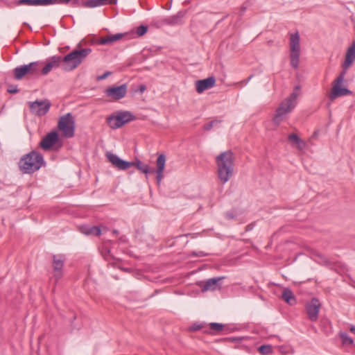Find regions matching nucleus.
<instances>
[{"label": "nucleus", "mask_w": 355, "mask_h": 355, "mask_svg": "<svg viewBox=\"0 0 355 355\" xmlns=\"http://www.w3.org/2000/svg\"><path fill=\"white\" fill-rule=\"evenodd\" d=\"M321 304L317 298H313L311 302L306 304V311L308 318L311 321H316L318 318V313Z\"/></svg>", "instance_id": "obj_14"}, {"label": "nucleus", "mask_w": 355, "mask_h": 355, "mask_svg": "<svg viewBox=\"0 0 355 355\" xmlns=\"http://www.w3.org/2000/svg\"><path fill=\"white\" fill-rule=\"evenodd\" d=\"M340 338H342L343 343L344 345H352L353 344L352 338H350L347 334L342 333L340 334Z\"/></svg>", "instance_id": "obj_30"}, {"label": "nucleus", "mask_w": 355, "mask_h": 355, "mask_svg": "<svg viewBox=\"0 0 355 355\" xmlns=\"http://www.w3.org/2000/svg\"><path fill=\"white\" fill-rule=\"evenodd\" d=\"M288 141L300 150H304L306 146V142L301 139L296 134L291 133L288 136Z\"/></svg>", "instance_id": "obj_23"}, {"label": "nucleus", "mask_w": 355, "mask_h": 355, "mask_svg": "<svg viewBox=\"0 0 355 355\" xmlns=\"http://www.w3.org/2000/svg\"><path fill=\"white\" fill-rule=\"evenodd\" d=\"M92 52L89 48L74 49L64 58L61 62H63V68L66 71H71L78 67L87 56Z\"/></svg>", "instance_id": "obj_3"}, {"label": "nucleus", "mask_w": 355, "mask_h": 355, "mask_svg": "<svg viewBox=\"0 0 355 355\" xmlns=\"http://www.w3.org/2000/svg\"><path fill=\"white\" fill-rule=\"evenodd\" d=\"M224 326L220 323L211 322L209 324V331H206L208 334H218L223 330Z\"/></svg>", "instance_id": "obj_27"}, {"label": "nucleus", "mask_w": 355, "mask_h": 355, "mask_svg": "<svg viewBox=\"0 0 355 355\" xmlns=\"http://www.w3.org/2000/svg\"><path fill=\"white\" fill-rule=\"evenodd\" d=\"M350 331L353 334H355V326L351 327Z\"/></svg>", "instance_id": "obj_39"}, {"label": "nucleus", "mask_w": 355, "mask_h": 355, "mask_svg": "<svg viewBox=\"0 0 355 355\" xmlns=\"http://www.w3.org/2000/svg\"><path fill=\"white\" fill-rule=\"evenodd\" d=\"M83 6L87 8H95L101 6L98 0H88L83 3Z\"/></svg>", "instance_id": "obj_29"}, {"label": "nucleus", "mask_w": 355, "mask_h": 355, "mask_svg": "<svg viewBox=\"0 0 355 355\" xmlns=\"http://www.w3.org/2000/svg\"><path fill=\"white\" fill-rule=\"evenodd\" d=\"M157 169H156V178L157 184H159L163 177H164V171L165 168L166 164V156L164 154H160L158 155L157 161Z\"/></svg>", "instance_id": "obj_19"}, {"label": "nucleus", "mask_w": 355, "mask_h": 355, "mask_svg": "<svg viewBox=\"0 0 355 355\" xmlns=\"http://www.w3.org/2000/svg\"><path fill=\"white\" fill-rule=\"evenodd\" d=\"M101 6L105 5L107 3L115 5L117 3V0H98Z\"/></svg>", "instance_id": "obj_34"}, {"label": "nucleus", "mask_w": 355, "mask_h": 355, "mask_svg": "<svg viewBox=\"0 0 355 355\" xmlns=\"http://www.w3.org/2000/svg\"><path fill=\"white\" fill-rule=\"evenodd\" d=\"M259 352L263 355H268L272 352V347L270 345H265L259 347Z\"/></svg>", "instance_id": "obj_28"}, {"label": "nucleus", "mask_w": 355, "mask_h": 355, "mask_svg": "<svg viewBox=\"0 0 355 355\" xmlns=\"http://www.w3.org/2000/svg\"><path fill=\"white\" fill-rule=\"evenodd\" d=\"M132 162L133 166H135L139 171L145 174L153 173L155 171L154 168H150L148 164L143 163L140 160H137L136 162Z\"/></svg>", "instance_id": "obj_24"}, {"label": "nucleus", "mask_w": 355, "mask_h": 355, "mask_svg": "<svg viewBox=\"0 0 355 355\" xmlns=\"http://www.w3.org/2000/svg\"><path fill=\"white\" fill-rule=\"evenodd\" d=\"M110 74H111V72H110V71H107V72L104 73L103 74H102L101 76H98V77L97 78V79H98V80H104V79H105L107 77H108Z\"/></svg>", "instance_id": "obj_37"}, {"label": "nucleus", "mask_w": 355, "mask_h": 355, "mask_svg": "<svg viewBox=\"0 0 355 355\" xmlns=\"http://www.w3.org/2000/svg\"><path fill=\"white\" fill-rule=\"evenodd\" d=\"M223 279V277H217V278H211L207 279L205 282H202L199 284L202 291H214L216 289L220 288V285L218 282Z\"/></svg>", "instance_id": "obj_18"}, {"label": "nucleus", "mask_w": 355, "mask_h": 355, "mask_svg": "<svg viewBox=\"0 0 355 355\" xmlns=\"http://www.w3.org/2000/svg\"><path fill=\"white\" fill-rule=\"evenodd\" d=\"M317 136H318V132H317V131H315V132H314V133H313V135L312 137H313V138H316V137H317Z\"/></svg>", "instance_id": "obj_40"}, {"label": "nucleus", "mask_w": 355, "mask_h": 355, "mask_svg": "<svg viewBox=\"0 0 355 355\" xmlns=\"http://www.w3.org/2000/svg\"><path fill=\"white\" fill-rule=\"evenodd\" d=\"M81 232L87 235L99 236L101 234V229L97 226H83L80 227Z\"/></svg>", "instance_id": "obj_25"}, {"label": "nucleus", "mask_w": 355, "mask_h": 355, "mask_svg": "<svg viewBox=\"0 0 355 355\" xmlns=\"http://www.w3.org/2000/svg\"><path fill=\"white\" fill-rule=\"evenodd\" d=\"M300 37L298 32L290 35L289 49L291 66L297 69L299 66L300 55Z\"/></svg>", "instance_id": "obj_6"}, {"label": "nucleus", "mask_w": 355, "mask_h": 355, "mask_svg": "<svg viewBox=\"0 0 355 355\" xmlns=\"http://www.w3.org/2000/svg\"><path fill=\"white\" fill-rule=\"evenodd\" d=\"M29 109L32 114L37 116H44L49 110L51 105L49 100L38 101L28 102Z\"/></svg>", "instance_id": "obj_10"}, {"label": "nucleus", "mask_w": 355, "mask_h": 355, "mask_svg": "<svg viewBox=\"0 0 355 355\" xmlns=\"http://www.w3.org/2000/svg\"><path fill=\"white\" fill-rule=\"evenodd\" d=\"M77 2H78V1H77V0H74V1H73V3H76Z\"/></svg>", "instance_id": "obj_45"}, {"label": "nucleus", "mask_w": 355, "mask_h": 355, "mask_svg": "<svg viewBox=\"0 0 355 355\" xmlns=\"http://www.w3.org/2000/svg\"><path fill=\"white\" fill-rule=\"evenodd\" d=\"M59 141V136L56 131H51L48 133L40 141V146L45 150H49Z\"/></svg>", "instance_id": "obj_15"}, {"label": "nucleus", "mask_w": 355, "mask_h": 355, "mask_svg": "<svg viewBox=\"0 0 355 355\" xmlns=\"http://www.w3.org/2000/svg\"><path fill=\"white\" fill-rule=\"evenodd\" d=\"M148 31V26L144 25H141L139 27H137L136 30V34L137 36L141 37L143 36L144 34L146 33Z\"/></svg>", "instance_id": "obj_32"}, {"label": "nucleus", "mask_w": 355, "mask_h": 355, "mask_svg": "<svg viewBox=\"0 0 355 355\" xmlns=\"http://www.w3.org/2000/svg\"><path fill=\"white\" fill-rule=\"evenodd\" d=\"M252 78V76H249V78H248L247 81L250 80Z\"/></svg>", "instance_id": "obj_43"}, {"label": "nucleus", "mask_w": 355, "mask_h": 355, "mask_svg": "<svg viewBox=\"0 0 355 355\" xmlns=\"http://www.w3.org/2000/svg\"><path fill=\"white\" fill-rule=\"evenodd\" d=\"M282 299L288 304H292L295 301V297L292 291L288 288H284L282 294Z\"/></svg>", "instance_id": "obj_26"}, {"label": "nucleus", "mask_w": 355, "mask_h": 355, "mask_svg": "<svg viewBox=\"0 0 355 355\" xmlns=\"http://www.w3.org/2000/svg\"><path fill=\"white\" fill-rule=\"evenodd\" d=\"M146 87L144 85H141L139 87V91L140 92H144L145 90H146Z\"/></svg>", "instance_id": "obj_38"}, {"label": "nucleus", "mask_w": 355, "mask_h": 355, "mask_svg": "<svg viewBox=\"0 0 355 355\" xmlns=\"http://www.w3.org/2000/svg\"><path fill=\"white\" fill-rule=\"evenodd\" d=\"M52 0H19L17 3L32 6H47L52 5Z\"/></svg>", "instance_id": "obj_22"}, {"label": "nucleus", "mask_w": 355, "mask_h": 355, "mask_svg": "<svg viewBox=\"0 0 355 355\" xmlns=\"http://www.w3.org/2000/svg\"><path fill=\"white\" fill-rule=\"evenodd\" d=\"M128 86L126 84H123L120 86H113L107 88L105 90V94L107 96L110 97L112 100L118 101L123 97L127 94Z\"/></svg>", "instance_id": "obj_12"}, {"label": "nucleus", "mask_w": 355, "mask_h": 355, "mask_svg": "<svg viewBox=\"0 0 355 355\" xmlns=\"http://www.w3.org/2000/svg\"><path fill=\"white\" fill-rule=\"evenodd\" d=\"M58 128L63 137L71 138L74 135L75 121L71 113L62 116L58 123Z\"/></svg>", "instance_id": "obj_7"}, {"label": "nucleus", "mask_w": 355, "mask_h": 355, "mask_svg": "<svg viewBox=\"0 0 355 355\" xmlns=\"http://www.w3.org/2000/svg\"><path fill=\"white\" fill-rule=\"evenodd\" d=\"M246 229H247V230H246L247 231H248V230H250V225L247 226Z\"/></svg>", "instance_id": "obj_44"}, {"label": "nucleus", "mask_w": 355, "mask_h": 355, "mask_svg": "<svg viewBox=\"0 0 355 355\" xmlns=\"http://www.w3.org/2000/svg\"><path fill=\"white\" fill-rule=\"evenodd\" d=\"M355 61V40L353 42L352 44L347 49L345 61L342 65L343 68V71H345L347 69H348Z\"/></svg>", "instance_id": "obj_21"}, {"label": "nucleus", "mask_w": 355, "mask_h": 355, "mask_svg": "<svg viewBox=\"0 0 355 355\" xmlns=\"http://www.w3.org/2000/svg\"><path fill=\"white\" fill-rule=\"evenodd\" d=\"M64 261L65 257L63 254H54L53 256V277L56 282L63 276L62 268Z\"/></svg>", "instance_id": "obj_11"}, {"label": "nucleus", "mask_w": 355, "mask_h": 355, "mask_svg": "<svg viewBox=\"0 0 355 355\" xmlns=\"http://www.w3.org/2000/svg\"><path fill=\"white\" fill-rule=\"evenodd\" d=\"M227 216H228V218H233V216H232V214H227Z\"/></svg>", "instance_id": "obj_41"}, {"label": "nucleus", "mask_w": 355, "mask_h": 355, "mask_svg": "<svg viewBox=\"0 0 355 355\" xmlns=\"http://www.w3.org/2000/svg\"><path fill=\"white\" fill-rule=\"evenodd\" d=\"M220 123V121L214 120L204 125V130L209 131L210 130L215 124Z\"/></svg>", "instance_id": "obj_33"}, {"label": "nucleus", "mask_w": 355, "mask_h": 355, "mask_svg": "<svg viewBox=\"0 0 355 355\" xmlns=\"http://www.w3.org/2000/svg\"><path fill=\"white\" fill-rule=\"evenodd\" d=\"M216 84V79L214 76L205 79L199 80L196 82V87L198 93L201 94L204 91L211 89Z\"/></svg>", "instance_id": "obj_17"}, {"label": "nucleus", "mask_w": 355, "mask_h": 355, "mask_svg": "<svg viewBox=\"0 0 355 355\" xmlns=\"http://www.w3.org/2000/svg\"><path fill=\"white\" fill-rule=\"evenodd\" d=\"M42 62L37 61L17 67L14 69L13 73L16 80H21L24 76L37 77L40 75Z\"/></svg>", "instance_id": "obj_5"}, {"label": "nucleus", "mask_w": 355, "mask_h": 355, "mask_svg": "<svg viewBox=\"0 0 355 355\" xmlns=\"http://www.w3.org/2000/svg\"><path fill=\"white\" fill-rule=\"evenodd\" d=\"M180 18L178 16H174L171 18L165 19L162 21V24H175L178 23Z\"/></svg>", "instance_id": "obj_31"}, {"label": "nucleus", "mask_w": 355, "mask_h": 355, "mask_svg": "<svg viewBox=\"0 0 355 355\" xmlns=\"http://www.w3.org/2000/svg\"><path fill=\"white\" fill-rule=\"evenodd\" d=\"M105 156L112 166L119 170H126L133 166L132 162L123 160L111 152H107Z\"/></svg>", "instance_id": "obj_13"}, {"label": "nucleus", "mask_w": 355, "mask_h": 355, "mask_svg": "<svg viewBox=\"0 0 355 355\" xmlns=\"http://www.w3.org/2000/svg\"><path fill=\"white\" fill-rule=\"evenodd\" d=\"M62 58L60 56H53L51 58L49 61L44 65L42 66L40 70V74L46 75L48 74L53 68L58 67L61 62ZM43 63L42 62V65Z\"/></svg>", "instance_id": "obj_20"}, {"label": "nucleus", "mask_w": 355, "mask_h": 355, "mask_svg": "<svg viewBox=\"0 0 355 355\" xmlns=\"http://www.w3.org/2000/svg\"><path fill=\"white\" fill-rule=\"evenodd\" d=\"M134 119L135 116L131 112L128 111L119 112L115 115L108 116L107 123L112 129H117Z\"/></svg>", "instance_id": "obj_8"}, {"label": "nucleus", "mask_w": 355, "mask_h": 355, "mask_svg": "<svg viewBox=\"0 0 355 355\" xmlns=\"http://www.w3.org/2000/svg\"><path fill=\"white\" fill-rule=\"evenodd\" d=\"M128 37V33H116L114 35H107L101 38L95 39L93 42L97 44L106 45L112 44L118 40H120L124 37Z\"/></svg>", "instance_id": "obj_16"}, {"label": "nucleus", "mask_w": 355, "mask_h": 355, "mask_svg": "<svg viewBox=\"0 0 355 355\" xmlns=\"http://www.w3.org/2000/svg\"><path fill=\"white\" fill-rule=\"evenodd\" d=\"M44 164L43 156L37 151L23 155L19 161L18 166L23 173L31 174L38 171Z\"/></svg>", "instance_id": "obj_2"}, {"label": "nucleus", "mask_w": 355, "mask_h": 355, "mask_svg": "<svg viewBox=\"0 0 355 355\" xmlns=\"http://www.w3.org/2000/svg\"><path fill=\"white\" fill-rule=\"evenodd\" d=\"M204 325L202 324H193L191 327V331H198L203 328Z\"/></svg>", "instance_id": "obj_35"}, {"label": "nucleus", "mask_w": 355, "mask_h": 355, "mask_svg": "<svg viewBox=\"0 0 355 355\" xmlns=\"http://www.w3.org/2000/svg\"><path fill=\"white\" fill-rule=\"evenodd\" d=\"M234 154L231 150L221 153L216 157L218 177L223 184L227 182L233 175Z\"/></svg>", "instance_id": "obj_1"}, {"label": "nucleus", "mask_w": 355, "mask_h": 355, "mask_svg": "<svg viewBox=\"0 0 355 355\" xmlns=\"http://www.w3.org/2000/svg\"><path fill=\"white\" fill-rule=\"evenodd\" d=\"M297 96V93L293 92L279 104L272 118V121L276 125H279L285 119L286 116L294 109Z\"/></svg>", "instance_id": "obj_4"}, {"label": "nucleus", "mask_w": 355, "mask_h": 355, "mask_svg": "<svg viewBox=\"0 0 355 355\" xmlns=\"http://www.w3.org/2000/svg\"><path fill=\"white\" fill-rule=\"evenodd\" d=\"M345 73L346 71H343L340 73V75L334 80L331 91L329 94V98L331 101H334L340 96H346L352 94V92L349 91L348 89L341 87L345 78Z\"/></svg>", "instance_id": "obj_9"}, {"label": "nucleus", "mask_w": 355, "mask_h": 355, "mask_svg": "<svg viewBox=\"0 0 355 355\" xmlns=\"http://www.w3.org/2000/svg\"><path fill=\"white\" fill-rule=\"evenodd\" d=\"M113 233H114V234H117V233H118V231H117V230H113Z\"/></svg>", "instance_id": "obj_42"}, {"label": "nucleus", "mask_w": 355, "mask_h": 355, "mask_svg": "<svg viewBox=\"0 0 355 355\" xmlns=\"http://www.w3.org/2000/svg\"><path fill=\"white\" fill-rule=\"evenodd\" d=\"M123 270L128 271V269H122Z\"/></svg>", "instance_id": "obj_46"}, {"label": "nucleus", "mask_w": 355, "mask_h": 355, "mask_svg": "<svg viewBox=\"0 0 355 355\" xmlns=\"http://www.w3.org/2000/svg\"><path fill=\"white\" fill-rule=\"evenodd\" d=\"M8 92L10 94H15L18 92L17 87L14 85H10L7 89Z\"/></svg>", "instance_id": "obj_36"}]
</instances>
